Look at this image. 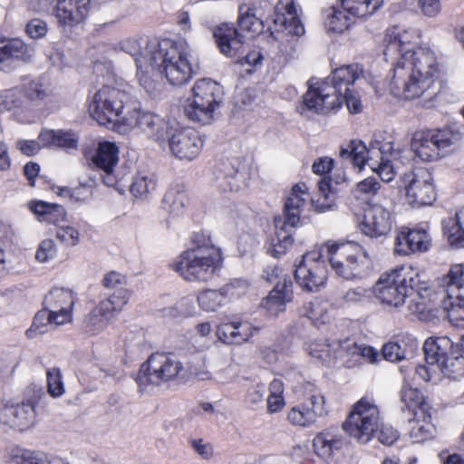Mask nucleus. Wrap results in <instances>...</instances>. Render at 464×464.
Masks as SVG:
<instances>
[{"mask_svg":"<svg viewBox=\"0 0 464 464\" xmlns=\"http://www.w3.org/2000/svg\"><path fill=\"white\" fill-rule=\"evenodd\" d=\"M420 42L417 29L394 25L385 30L383 54L393 63L389 89L399 99L430 102L439 91L441 64L436 53Z\"/></svg>","mask_w":464,"mask_h":464,"instance_id":"obj_1","label":"nucleus"},{"mask_svg":"<svg viewBox=\"0 0 464 464\" xmlns=\"http://www.w3.org/2000/svg\"><path fill=\"white\" fill-rule=\"evenodd\" d=\"M372 292L380 304L389 308L407 304L408 310L420 320H425L431 309V290L421 279L418 267L401 266L382 273Z\"/></svg>","mask_w":464,"mask_h":464,"instance_id":"obj_2","label":"nucleus"},{"mask_svg":"<svg viewBox=\"0 0 464 464\" xmlns=\"http://www.w3.org/2000/svg\"><path fill=\"white\" fill-rule=\"evenodd\" d=\"M147 56L137 59V76L141 85L149 87V80L155 72L166 77L172 85L188 82L193 73L191 49L185 40L152 39L145 50Z\"/></svg>","mask_w":464,"mask_h":464,"instance_id":"obj_3","label":"nucleus"},{"mask_svg":"<svg viewBox=\"0 0 464 464\" xmlns=\"http://www.w3.org/2000/svg\"><path fill=\"white\" fill-rule=\"evenodd\" d=\"M340 155L351 159L360 170L365 166L376 172L384 182H391L395 175L401 150L394 147V138L386 131L374 133L370 148L361 140H352L342 148Z\"/></svg>","mask_w":464,"mask_h":464,"instance_id":"obj_4","label":"nucleus"},{"mask_svg":"<svg viewBox=\"0 0 464 464\" xmlns=\"http://www.w3.org/2000/svg\"><path fill=\"white\" fill-rule=\"evenodd\" d=\"M223 256L208 236L197 234L193 246L182 251L169 264V268L188 283H206L221 269Z\"/></svg>","mask_w":464,"mask_h":464,"instance_id":"obj_5","label":"nucleus"},{"mask_svg":"<svg viewBox=\"0 0 464 464\" xmlns=\"http://www.w3.org/2000/svg\"><path fill=\"white\" fill-rule=\"evenodd\" d=\"M359 63L336 68L325 80L311 86L304 96L305 106L317 113L325 114L342 104L343 88L353 84L362 75Z\"/></svg>","mask_w":464,"mask_h":464,"instance_id":"obj_6","label":"nucleus"},{"mask_svg":"<svg viewBox=\"0 0 464 464\" xmlns=\"http://www.w3.org/2000/svg\"><path fill=\"white\" fill-rule=\"evenodd\" d=\"M311 195L307 185L299 182L291 188L285 203V218H275V237L271 238L268 253L279 258L293 244L292 228L300 221V216L311 207Z\"/></svg>","mask_w":464,"mask_h":464,"instance_id":"obj_7","label":"nucleus"},{"mask_svg":"<svg viewBox=\"0 0 464 464\" xmlns=\"http://www.w3.org/2000/svg\"><path fill=\"white\" fill-rule=\"evenodd\" d=\"M55 94L52 82L41 77L10 90L0 92V111H10L21 121L34 110L35 102L44 101Z\"/></svg>","mask_w":464,"mask_h":464,"instance_id":"obj_8","label":"nucleus"},{"mask_svg":"<svg viewBox=\"0 0 464 464\" xmlns=\"http://www.w3.org/2000/svg\"><path fill=\"white\" fill-rule=\"evenodd\" d=\"M161 148L181 160L197 158L203 147V140L193 128L180 127L162 119L153 139Z\"/></svg>","mask_w":464,"mask_h":464,"instance_id":"obj_9","label":"nucleus"},{"mask_svg":"<svg viewBox=\"0 0 464 464\" xmlns=\"http://www.w3.org/2000/svg\"><path fill=\"white\" fill-rule=\"evenodd\" d=\"M76 297L73 291L66 288H53L44 300V308L39 311L26 334L34 337L45 332L47 324L62 325L72 319V309Z\"/></svg>","mask_w":464,"mask_h":464,"instance_id":"obj_10","label":"nucleus"},{"mask_svg":"<svg viewBox=\"0 0 464 464\" xmlns=\"http://www.w3.org/2000/svg\"><path fill=\"white\" fill-rule=\"evenodd\" d=\"M184 376L183 362L177 355L155 353L140 365L136 382L144 392Z\"/></svg>","mask_w":464,"mask_h":464,"instance_id":"obj_11","label":"nucleus"},{"mask_svg":"<svg viewBox=\"0 0 464 464\" xmlns=\"http://www.w3.org/2000/svg\"><path fill=\"white\" fill-rule=\"evenodd\" d=\"M381 411L375 400L369 396L356 401L343 423V430L360 444H367L381 427Z\"/></svg>","mask_w":464,"mask_h":464,"instance_id":"obj_12","label":"nucleus"},{"mask_svg":"<svg viewBox=\"0 0 464 464\" xmlns=\"http://www.w3.org/2000/svg\"><path fill=\"white\" fill-rule=\"evenodd\" d=\"M328 262L337 275L353 279L361 276L371 266V259L365 249L354 243L325 244Z\"/></svg>","mask_w":464,"mask_h":464,"instance_id":"obj_13","label":"nucleus"},{"mask_svg":"<svg viewBox=\"0 0 464 464\" xmlns=\"http://www.w3.org/2000/svg\"><path fill=\"white\" fill-rule=\"evenodd\" d=\"M119 154V147L114 142L104 140L100 141L95 150L87 155V160L93 168L101 171V179L105 186L124 194L129 170L126 168H117Z\"/></svg>","mask_w":464,"mask_h":464,"instance_id":"obj_14","label":"nucleus"},{"mask_svg":"<svg viewBox=\"0 0 464 464\" xmlns=\"http://www.w3.org/2000/svg\"><path fill=\"white\" fill-rule=\"evenodd\" d=\"M192 91L193 98L185 108L187 117L202 124L210 123L222 101V86L210 79H201Z\"/></svg>","mask_w":464,"mask_h":464,"instance_id":"obj_15","label":"nucleus"},{"mask_svg":"<svg viewBox=\"0 0 464 464\" xmlns=\"http://www.w3.org/2000/svg\"><path fill=\"white\" fill-rule=\"evenodd\" d=\"M327 255L324 245L304 253L295 263V279L307 292H317L327 279Z\"/></svg>","mask_w":464,"mask_h":464,"instance_id":"obj_16","label":"nucleus"},{"mask_svg":"<svg viewBox=\"0 0 464 464\" xmlns=\"http://www.w3.org/2000/svg\"><path fill=\"white\" fill-rule=\"evenodd\" d=\"M401 188L404 191V199L412 208L431 206L436 200V188L430 170L416 167L401 177Z\"/></svg>","mask_w":464,"mask_h":464,"instance_id":"obj_17","label":"nucleus"},{"mask_svg":"<svg viewBox=\"0 0 464 464\" xmlns=\"http://www.w3.org/2000/svg\"><path fill=\"white\" fill-rule=\"evenodd\" d=\"M304 400L291 407L287 411V420L295 427L309 428L318 419L327 415L326 400L323 391L314 383L304 384Z\"/></svg>","mask_w":464,"mask_h":464,"instance_id":"obj_18","label":"nucleus"},{"mask_svg":"<svg viewBox=\"0 0 464 464\" xmlns=\"http://www.w3.org/2000/svg\"><path fill=\"white\" fill-rule=\"evenodd\" d=\"M455 140V134L448 129L420 130L414 132L411 150L423 161L431 162L442 157Z\"/></svg>","mask_w":464,"mask_h":464,"instance_id":"obj_19","label":"nucleus"},{"mask_svg":"<svg viewBox=\"0 0 464 464\" xmlns=\"http://www.w3.org/2000/svg\"><path fill=\"white\" fill-rule=\"evenodd\" d=\"M125 98L123 92L107 85L102 86L89 103V113L102 125L111 123L121 114Z\"/></svg>","mask_w":464,"mask_h":464,"instance_id":"obj_20","label":"nucleus"},{"mask_svg":"<svg viewBox=\"0 0 464 464\" xmlns=\"http://www.w3.org/2000/svg\"><path fill=\"white\" fill-rule=\"evenodd\" d=\"M447 298L443 301L444 309L450 322L457 327H464V266H451L446 285Z\"/></svg>","mask_w":464,"mask_h":464,"instance_id":"obj_21","label":"nucleus"},{"mask_svg":"<svg viewBox=\"0 0 464 464\" xmlns=\"http://www.w3.org/2000/svg\"><path fill=\"white\" fill-rule=\"evenodd\" d=\"M394 222L392 211L380 203H368L362 215L357 216L360 231L371 238L384 237L390 233Z\"/></svg>","mask_w":464,"mask_h":464,"instance_id":"obj_22","label":"nucleus"},{"mask_svg":"<svg viewBox=\"0 0 464 464\" xmlns=\"http://www.w3.org/2000/svg\"><path fill=\"white\" fill-rule=\"evenodd\" d=\"M36 401L32 399L21 403L5 404L0 409V425L5 429L24 431L36 423Z\"/></svg>","mask_w":464,"mask_h":464,"instance_id":"obj_23","label":"nucleus"},{"mask_svg":"<svg viewBox=\"0 0 464 464\" xmlns=\"http://www.w3.org/2000/svg\"><path fill=\"white\" fill-rule=\"evenodd\" d=\"M260 327L243 318L220 323L216 329L217 338L227 345H242L258 334Z\"/></svg>","mask_w":464,"mask_h":464,"instance_id":"obj_24","label":"nucleus"},{"mask_svg":"<svg viewBox=\"0 0 464 464\" xmlns=\"http://www.w3.org/2000/svg\"><path fill=\"white\" fill-rule=\"evenodd\" d=\"M161 121L162 118L156 114L131 109L128 110L123 116L120 115L111 123H113L116 130L121 134H126L138 128L154 139Z\"/></svg>","mask_w":464,"mask_h":464,"instance_id":"obj_25","label":"nucleus"},{"mask_svg":"<svg viewBox=\"0 0 464 464\" xmlns=\"http://www.w3.org/2000/svg\"><path fill=\"white\" fill-rule=\"evenodd\" d=\"M431 237L427 228L418 226L402 227L395 237L394 252L401 256L424 253L431 246Z\"/></svg>","mask_w":464,"mask_h":464,"instance_id":"obj_26","label":"nucleus"},{"mask_svg":"<svg viewBox=\"0 0 464 464\" xmlns=\"http://www.w3.org/2000/svg\"><path fill=\"white\" fill-rule=\"evenodd\" d=\"M248 178V166L243 161L233 160L221 164L215 186L223 191H237L247 185Z\"/></svg>","mask_w":464,"mask_h":464,"instance_id":"obj_27","label":"nucleus"},{"mask_svg":"<svg viewBox=\"0 0 464 464\" xmlns=\"http://www.w3.org/2000/svg\"><path fill=\"white\" fill-rule=\"evenodd\" d=\"M91 0H57L54 14L63 27H73L87 17Z\"/></svg>","mask_w":464,"mask_h":464,"instance_id":"obj_28","label":"nucleus"},{"mask_svg":"<svg viewBox=\"0 0 464 464\" xmlns=\"http://www.w3.org/2000/svg\"><path fill=\"white\" fill-rule=\"evenodd\" d=\"M293 283L291 278H283L279 284H276L269 294L262 299L261 308L271 316H277L285 311L286 305L293 301Z\"/></svg>","mask_w":464,"mask_h":464,"instance_id":"obj_29","label":"nucleus"},{"mask_svg":"<svg viewBox=\"0 0 464 464\" xmlns=\"http://www.w3.org/2000/svg\"><path fill=\"white\" fill-rule=\"evenodd\" d=\"M339 346L348 368L359 366L362 362L375 364L380 361L378 351L370 345L345 339L340 341Z\"/></svg>","mask_w":464,"mask_h":464,"instance_id":"obj_30","label":"nucleus"},{"mask_svg":"<svg viewBox=\"0 0 464 464\" xmlns=\"http://www.w3.org/2000/svg\"><path fill=\"white\" fill-rule=\"evenodd\" d=\"M346 440L337 427H330L317 433L313 440L315 455L324 459H331L345 445Z\"/></svg>","mask_w":464,"mask_h":464,"instance_id":"obj_31","label":"nucleus"},{"mask_svg":"<svg viewBox=\"0 0 464 464\" xmlns=\"http://www.w3.org/2000/svg\"><path fill=\"white\" fill-rule=\"evenodd\" d=\"M273 23L277 30L300 36L304 33V25L296 15L294 0H279L275 7Z\"/></svg>","mask_w":464,"mask_h":464,"instance_id":"obj_32","label":"nucleus"},{"mask_svg":"<svg viewBox=\"0 0 464 464\" xmlns=\"http://www.w3.org/2000/svg\"><path fill=\"white\" fill-rule=\"evenodd\" d=\"M213 35L220 52L237 57L243 49L244 40L232 24H221L214 29Z\"/></svg>","mask_w":464,"mask_h":464,"instance_id":"obj_33","label":"nucleus"},{"mask_svg":"<svg viewBox=\"0 0 464 464\" xmlns=\"http://www.w3.org/2000/svg\"><path fill=\"white\" fill-rule=\"evenodd\" d=\"M452 347V340L446 335L428 338L423 343L426 362L430 367H435L440 361L451 353Z\"/></svg>","mask_w":464,"mask_h":464,"instance_id":"obj_34","label":"nucleus"},{"mask_svg":"<svg viewBox=\"0 0 464 464\" xmlns=\"http://www.w3.org/2000/svg\"><path fill=\"white\" fill-rule=\"evenodd\" d=\"M436 426L431 421L430 411L415 413L410 421V438L414 443H421L435 437Z\"/></svg>","mask_w":464,"mask_h":464,"instance_id":"obj_35","label":"nucleus"},{"mask_svg":"<svg viewBox=\"0 0 464 464\" xmlns=\"http://www.w3.org/2000/svg\"><path fill=\"white\" fill-rule=\"evenodd\" d=\"M340 342L329 343L328 340H316L308 343L307 351L311 357L318 360L322 364L329 365L339 357L343 358Z\"/></svg>","mask_w":464,"mask_h":464,"instance_id":"obj_36","label":"nucleus"},{"mask_svg":"<svg viewBox=\"0 0 464 464\" xmlns=\"http://www.w3.org/2000/svg\"><path fill=\"white\" fill-rule=\"evenodd\" d=\"M336 194L331 186V179H322L318 183L317 193L311 198V208L318 213L334 210L336 207Z\"/></svg>","mask_w":464,"mask_h":464,"instance_id":"obj_37","label":"nucleus"},{"mask_svg":"<svg viewBox=\"0 0 464 464\" xmlns=\"http://www.w3.org/2000/svg\"><path fill=\"white\" fill-rule=\"evenodd\" d=\"M323 14L324 25L328 34H343L353 24L354 18L345 13L341 6L328 7Z\"/></svg>","mask_w":464,"mask_h":464,"instance_id":"obj_38","label":"nucleus"},{"mask_svg":"<svg viewBox=\"0 0 464 464\" xmlns=\"http://www.w3.org/2000/svg\"><path fill=\"white\" fill-rule=\"evenodd\" d=\"M237 23L242 31L251 35L258 34L264 29L263 15L254 5H239Z\"/></svg>","mask_w":464,"mask_h":464,"instance_id":"obj_39","label":"nucleus"},{"mask_svg":"<svg viewBox=\"0 0 464 464\" xmlns=\"http://www.w3.org/2000/svg\"><path fill=\"white\" fill-rule=\"evenodd\" d=\"M33 49L19 38L8 39L0 35V63L8 60H28Z\"/></svg>","mask_w":464,"mask_h":464,"instance_id":"obj_40","label":"nucleus"},{"mask_svg":"<svg viewBox=\"0 0 464 464\" xmlns=\"http://www.w3.org/2000/svg\"><path fill=\"white\" fill-rule=\"evenodd\" d=\"M30 210L37 217L39 222L57 225L65 218L64 208L58 204L45 201H32L29 203Z\"/></svg>","mask_w":464,"mask_h":464,"instance_id":"obj_41","label":"nucleus"},{"mask_svg":"<svg viewBox=\"0 0 464 464\" xmlns=\"http://www.w3.org/2000/svg\"><path fill=\"white\" fill-rule=\"evenodd\" d=\"M128 181V175L126 176ZM130 192L136 198H146L157 188V180L154 174L147 171H139L131 179V183H127Z\"/></svg>","mask_w":464,"mask_h":464,"instance_id":"obj_42","label":"nucleus"},{"mask_svg":"<svg viewBox=\"0 0 464 464\" xmlns=\"http://www.w3.org/2000/svg\"><path fill=\"white\" fill-rule=\"evenodd\" d=\"M54 459L42 452L19 447L11 449L6 455L8 464H53Z\"/></svg>","mask_w":464,"mask_h":464,"instance_id":"obj_43","label":"nucleus"},{"mask_svg":"<svg viewBox=\"0 0 464 464\" xmlns=\"http://www.w3.org/2000/svg\"><path fill=\"white\" fill-rule=\"evenodd\" d=\"M383 0H340L341 7L353 18H365L374 14Z\"/></svg>","mask_w":464,"mask_h":464,"instance_id":"obj_44","label":"nucleus"},{"mask_svg":"<svg viewBox=\"0 0 464 464\" xmlns=\"http://www.w3.org/2000/svg\"><path fill=\"white\" fill-rule=\"evenodd\" d=\"M165 209L173 217H179L186 212L188 197L183 187L170 188L163 198Z\"/></svg>","mask_w":464,"mask_h":464,"instance_id":"obj_45","label":"nucleus"},{"mask_svg":"<svg viewBox=\"0 0 464 464\" xmlns=\"http://www.w3.org/2000/svg\"><path fill=\"white\" fill-rule=\"evenodd\" d=\"M113 316L100 302L85 317V330L92 334H97L106 329Z\"/></svg>","mask_w":464,"mask_h":464,"instance_id":"obj_46","label":"nucleus"},{"mask_svg":"<svg viewBox=\"0 0 464 464\" xmlns=\"http://www.w3.org/2000/svg\"><path fill=\"white\" fill-rule=\"evenodd\" d=\"M199 308L206 313H215L228 304L221 287L203 289L197 295Z\"/></svg>","mask_w":464,"mask_h":464,"instance_id":"obj_47","label":"nucleus"},{"mask_svg":"<svg viewBox=\"0 0 464 464\" xmlns=\"http://www.w3.org/2000/svg\"><path fill=\"white\" fill-rule=\"evenodd\" d=\"M331 305L328 302L317 299L304 304L301 314L314 324H324L330 321Z\"/></svg>","mask_w":464,"mask_h":464,"instance_id":"obj_48","label":"nucleus"},{"mask_svg":"<svg viewBox=\"0 0 464 464\" xmlns=\"http://www.w3.org/2000/svg\"><path fill=\"white\" fill-rule=\"evenodd\" d=\"M401 401L413 414L427 412L430 411L429 405L426 403L424 396L417 388H413L409 384H404L401 391Z\"/></svg>","mask_w":464,"mask_h":464,"instance_id":"obj_49","label":"nucleus"},{"mask_svg":"<svg viewBox=\"0 0 464 464\" xmlns=\"http://www.w3.org/2000/svg\"><path fill=\"white\" fill-rule=\"evenodd\" d=\"M450 246L457 248L464 247V207L457 210L455 216L444 225Z\"/></svg>","mask_w":464,"mask_h":464,"instance_id":"obj_50","label":"nucleus"},{"mask_svg":"<svg viewBox=\"0 0 464 464\" xmlns=\"http://www.w3.org/2000/svg\"><path fill=\"white\" fill-rule=\"evenodd\" d=\"M435 367L443 377L450 380H459L464 377V356L451 353Z\"/></svg>","mask_w":464,"mask_h":464,"instance_id":"obj_51","label":"nucleus"},{"mask_svg":"<svg viewBox=\"0 0 464 464\" xmlns=\"http://www.w3.org/2000/svg\"><path fill=\"white\" fill-rule=\"evenodd\" d=\"M410 343L407 345L402 339L400 342H389L382 346V357L392 362H400L406 358L409 352L417 348L415 339H409Z\"/></svg>","mask_w":464,"mask_h":464,"instance_id":"obj_52","label":"nucleus"},{"mask_svg":"<svg viewBox=\"0 0 464 464\" xmlns=\"http://www.w3.org/2000/svg\"><path fill=\"white\" fill-rule=\"evenodd\" d=\"M268 391L269 394L266 400L267 411L270 414L281 411L285 405L283 382L279 379H274L269 383Z\"/></svg>","mask_w":464,"mask_h":464,"instance_id":"obj_53","label":"nucleus"},{"mask_svg":"<svg viewBox=\"0 0 464 464\" xmlns=\"http://www.w3.org/2000/svg\"><path fill=\"white\" fill-rule=\"evenodd\" d=\"M131 296V291L127 287L117 288L101 303L113 314L120 313L129 303Z\"/></svg>","mask_w":464,"mask_h":464,"instance_id":"obj_54","label":"nucleus"},{"mask_svg":"<svg viewBox=\"0 0 464 464\" xmlns=\"http://www.w3.org/2000/svg\"><path fill=\"white\" fill-rule=\"evenodd\" d=\"M381 188V183L373 177H368L358 182L353 190L354 198L366 200L375 196Z\"/></svg>","mask_w":464,"mask_h":464,"instance_id":"obj_55","label":"nucleus"},{"mask_svg":"<svg viewBox=\"0 0 464 464\" xmlns=\"http://www.w3.org/2000/svg\"><path fill=\"white\" fill-rule=\"evenodd\" d=\"M47 392L53 398H59L65 392L63 375L58 368H50L46 372Z\"/></svg>","mask_w":464,"mask_h":464,"instance_id":"obj_56","label":"nucleus"},{"mask_svg":"<svg viewBox=\"0 0 464 464\" xmlns=\"http://www.w3.org/2000/svg\"><path fill=\"white\" fill-rule=\"evenodd\" d=\"M55 237L61 244L66 246H76L80 244L81 234L79 230L71 225L57 226Z\"/></svg>","mask_w":464,"mask_h":464,"instance_id":"obj_57","label":"nucleus"},{"mask_svg":"<svg viewBox=\"0 0 464 464\" xmlns=\"http://www.w3.org/2000/svg\"><path fill=\"white\" fill-rule=\"evenodd\" d=\"M370 297L371 293L369 289L363 286H357L345 291L342 295L339 304L343 305L360 304L368 302Z\"/></svg>","mask_w":464,"mask_h":464,"instance_id":"obj_58","label":"nucleus"},{"mask_svg":"<svg viewBox=\"0 0 464 464\" xmlns=\"http://www.w3.org/2000/svg\"><path fill=\"white\" fill-rule=\"evenodd\" d=\"M58 252V247L53 239L46 238L42 240L35 251V259L39 263H48L53 260Z\"/></svg>","mask_w":464,"mask_h":464,"instance_id":"obj_59","label":"nucleus"},{"mask_svg":"<svg viewBox=\"0 0 464 464\" xmlns=\"http://www.w3.org/2000/svg\"><path fill=\"white\" fill-rule=\"evenodd\" d=\"M197 308L192 296L182 297L173 307L169 309V314L171 316L193 317L197 315Z\"/></svg>","mask_w":464,"mask_h":464,"instance_id":"obj_60","label":"nucleus"},{"mask_svg":"<svg viewBox=\"0 0 464 464\" xmlns=\"http://www.w3.org/2000/svg\"><path fill=\"white\" fill-rule=\"evenodd\" d=\"M248 288L249 284L244 279H234L221 287L228 303L245 295Z\"/></svg>","mask_w":464,"mask_h":464,"instance_id":"obj_61","label":"nucleus"},{"mask_svg":"<svg viewBox=\"0 0 464 464\" xmlns=\"http://www.w3.org/2000/svg\"><path fill=\"white\" fill-rule=\"evenodd\" d=\"M264 56L258 50L249 52L246 56L238 58L237 63L242 67V72L251 74L258 71L263 64Z\"/></svg>","mask_w":464,"mask_h":464,"instance_id":"obj_62","label":"nucleus"},{"mask_svg":"<svg viewBox=\"0 0 464 464\" xmlns=\"http://www.w3.org/2000/svg\"><path fill=\"white\" fill-rule=\"evenodd\" d=\"M150 41V40L147 41L145 45L141 46L139 40L135 38H127L119 43V48L130 54L137 63V59L147 56L145 54V50L147 49V44Z\"/></svg>","mask_w":464,"mask_h":464,"instance_id":"obj_63","label":"nucleus"},{"mask_svg":"<svg viewBox=\"0 0 464 464\" xmlns=\"http://www.w3.org/2000/svg\"><path fill=\"white\" fill-rule=\"evenodd\" d=\"M56 147L65 150L76 149L79 141L77 134L70 130H56Z\"/></svg>","mask_w":464,"mask_h":464,"instance_id":"obj_64","label":"nucleus"}]
</instances>
